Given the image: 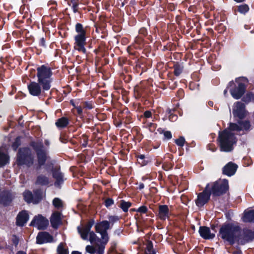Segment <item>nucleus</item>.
<instances>
[{"label":"nucleus","instance_id":"f257e3e1","mask_svg":"<svg viewBox=\"0 0 254 254\" xmlns=\"http://www.w3.org/2000/svg\"><path fill=\"white\" fill-rule=\"evenodd\" d=\"M29 145L36 154L37 158V165L35 167L36 170H39L41 169L42 166L45 165V169L47 171L49 172L50 171L53 173V170L55 169L56 167H60V166L54 167V164L55 163V160L48 161L46 163L47 160L50 157L48 156L47 151L45 148L42 142L32 141L30 142Z\"/></svg>","mask_w":254,"mask_h":254},{"label":"nucleus","instance_id":"f03ea898","mask_svg":"<svg viewBox=\"0 0 254 254\" xmlns=\"http://www.w3.org/2000/svg\"><path fill=\"white\" fill-rule=\"evenodd\" d=\"M241 227L234 223L226 222L220 225L217 237L232 246L237 243Z\"/></svg>","mask_w":254,"mask_h":254},{"label":"nucleus","instance_id":"7ed1b4c3","mask_svg":"<svg viewBox=\"0 0 254 254\" xmlns=\"http://www.w3.org/2000/svg\"><path fill=\"white\" fill-rule=\"evenodd\" d=\"M221 151L229 152L233 150L234 145L237 143V138L234 133L224 129L219 132L217 139Z\"/></svg>","mask_w":254,"mask_h":254},{"label":"nucleus","instance_id":"20e7f679","mask_svg":"<svg viewBox=\"0 0 254 254\" xmlns=\"http://www.w3.org/2000/svg\"><path fill=\"white\" fill-rule=\"evenodd\" d=\"M248 79L245 77L236 78L235 81L229 82L227 88L232 97L236 100L241 99L246 91Z\"/></svg>","mask_w":254,"mask_h":254},{"label":"nucleus","instance_id":"39448f33","mask_svg":"<svg viewBox=\"0 0 254 254\" xmlns=\"http://www.w3.org/2000/svg\"><path fill=\"white\" fill-rule=\"evenodd\" d=\"M75 31L76 34L74 36V48L75 50L85 54L86 50L87 29L80 23H76L75 25Z\"/></svg>","mask_w":254,"mask_h":254},{"label":"nucleus","instance_id":"423d86ee","mask_svg":"<svg viewBox=\"0 0 254 254\" xmlns=\"http://www.w3.org/2000/svg\"><path fill=\"white\" fill-rule=\"evenodd\" d=\"M52 75V68L46 64H43L37 68L38 82L41 84L43 91H48L50 89Z\"/></svg>","mask_w":254,"mask_h":254},{"label":"nucleus","instance_id":"0eeeda50","mask_svg":"<svg viewBox=\"0 0 254 254\" xmlns=\"http://www.w3.org/2000/svg\"><path fill=\"white\" fill-rule=\"evenodd\" d=\"M206 187H208L213 197H219L226 194L229 189L228 180L226 179L208 183Z\"/></svg>","mask_w":254,"mask_h":254},{"label":"nucleus","instance_id":"6e6552de","mask_svg":"<svg viewBox=\"0 0 254 254\" xmlns=\"http://www.w3.org/2000/svg\"><path fill=\"white\" fill-rule=\"evenodd\" d=\"M17 164L18 166L26 165L30 167L33 164V158L28 147L20 148L17 154Z\"/></svg>","mask_w":254,"mask_h":254},{"label":"nucleus","instance_id":"1a4fd4ad","mask_svg":"<svg viewBox=\"0 0 254 254\" xmlns=\"http://www.w3.org/2000/svg\"><path fill=\"white\" fill-rule=\"evenodd\" d=\"M254 240V231L248 228H244L240 233H238V238L237 243L241 245H244Z\"/></svg>","mask_w":254,"mask_h":254},{"label":"nucleus","instance_id":"9d476101","mask_svg":"<svg viewBox=\"0 0 254 254\" xmlns=\"http://www.w3.org/2000/svg\"><path fill=\"white\" fill-rule=\"evenodd\" d=\"M208 189V187L205 186L203 190L197 194V198L195 200V202L198 207H202L210 200L211 194Z\"/></svg>","mask_w":254,"mask_h":254},{"label":"nucleus","instance_id":"9b49d317","mask_svg":"<svg viewBox=\"0 0 254 254\" xmlns=\"http://www.w3.org/2000/svg\"><path fill=\"white\" fill-rule=\"evenodd\" d=\"M14 195L11 190H5L0 192V204L3 207L11 205Z\"/></svg>","mask_w":254,"mask_h":254},{"label":"nucleus","instance_id":"f8f14e48","mask_svg":"<svg viewBox=\"0 0 254 254\" xmlns=\"http://www.w3.org/2000/svg\"><path fill=\"white\" fill-rule=\"evenodd\" d=\"M49 221L41 214L35 216L31 221L30 226L37 227L38 230H45L49 225Z\"/></svg>","mask_w":254,"mask_h":254},{"label":"nucleus","instance_id":"ddd939ff","mask_svg":"<svg viewBox=\"0 0 254 254\" xmlns=\"http://www.w3.org/2000/svg\"><path fill=\"white\" fill-rule=\"evenodd\" d=\"M53 237L47 232H40L36 237V243L41 245L53 242Z\"/></svg>","mask_w":254,"mask_h":254},{"label":"nucleus","instance_id":"4468645a","mask_svg":"<svg viewBox=\"0 0 254 254\" xmlns=\"http://www.w3.org/2000/svg\"><path fill=\"white\" fill-rule=\"evenodd\" d=\"M171 212L167 205H159L158 213L156 216L162 221H165L170 218Z\"/></svg>","mask_w":254,"mask_h":254},{"label":"nucleus","instance_id":"2eb2a0df","mask_svg":"<svg viewBox=\"0 0 254 254\" xmlns=\"http://www.w3.org/2000/svg\"><path fill=\"white\" fill-rule=\"evenodd\" d=\"M233 114L234 117L242 120L245 117V105L240 101L236 103L235 109H233Z\"/></svg>","mask_w":254,"mask_h":254},{"label":"nucleus","instance_id":"dca6fc26","mask_svg":"<svg viewBox=\"0 0 254 254\" xmlns=\"http://www.w3.org/2000/svg\"><path fill=\"white\" fill-rule=\"evenodd\" d=\"M29 93L33 96H39L42 92V86L39 82L31 81L27 86Z\"/></svg>","mask_w":254,"mask_h":254},{"label":"nucleus","instance_id":"f3484780","mask_svg":"<svg viewBox=\"0 0 254 254\" xmlns=\"http://www.w3.org/2000/svg\"><path fill=\"white\" fill-rule=\"evenodd\" d=\"M154 113V110H145L139 117V120L144 124L150 121L154 122L156 120V115H153Z\"/></svg>","mask_w":254,"mask_h":254},{"label":"nucleus","instance_id":"a211bd4d","mask_svg":"<svg viewBox=\"0 0 254 254\" xmlns=\"http://www.w3.org/2000/svg\"><path fill=\"white\" fill-rule=\"evenodd\" d=\"M147 87L141 84L137 85L134 87V95L136 99L145 98L148 95Z\"/></svg>","mask_w":254,"mask_h":254},{"label":"nucleus","instance_id":"6ab92c4d","mask_svg":"<svg viewBox=\"0 0 254 254\" xmlns=\"http://www.w3.org/2000/svg\"><path fill=\"white\" fill-rule=\"evenodd\" d=\"M238 165L232 162L226 164L222 169V173L228 177L233 176L237 171Z\"/></svg>","mask_w":254,"mask_h":254},{"label":"nucleus","instance_id":"aec40b11","mask_svg":"<svg viewBox=\"0 0 254 254\" xmlns=\"http://www.w3.org/2000/svg\"><path fill=\"white\" fill-rule=\"evenodd\" d=\"M99 233L100 234L101 238L103 241L100 244H98L96 245V247H97V254H104L105 246L108 243L109 238L107 231H103L102 232H99Z\"/></svg>","mask_w":254,"mask_h":254},{"label":"nucleus","instance_id":"412c9836","mask_svg":"<svg viewBox=\"0 0 254 254\" xmlns=\"http://www.w3.org/2000/svg\"><path fill=\"white\" fill-rule=\"evenodd\" d=\"M52 174L53 178L55 179V186H59L64 183V174L61 171L60 167H56Z\"/></svg>","mask_w":254,"mask_h":254},{"label":"nucleus","instance_id":"4be33fe9","mask_svg":"<svg viewBox=\"0 0 254 254\" xmlns=\"http://www.w3.org/2000/svg\"><path fill=\"white\" fill-rule=\"evenodd\" d=\"M29 215L26 210L19 212L16 218V225L17 226L23 227L29 220Z\"/></svg>","mask_w":254,"mask_h":254},{"label":"nucleus","instance_id":"5701e85b","mask_svg":"<svg viewBox=\"0 0 254 254\" xmlns=\"http://www.w3.org/2000/svg\"><path fill=\"white\" fill-rule=\"evenodd\" d=\"M62 213L59 211L54 212L50 218L51 225L52 228L57 229L62 224Z\"/></svg>","mask_w":254,"mask_h":254},{"label":"nucleus","instance_id":"b1692460","mask_svg":"<svg viewBox=\"0 0 254 254\" xmlns=\"http://www.w3.org/2000/svg\"><path fill=\"white\" fill-rule=\"evenodd\" d=\"M198 232L200 236L205 240L213 239L215 236V234L211 233L209 228L207 226H200Z\"/></svg>","mask_w":254,"mask_h":254},{"label":"nucleus","instance_id":"393cba45","mask_svg":"<svg viewBox=\"0 0 254 254\" xmlns=\"http://www.w3.org/2000/svg\"><path fill=\"white\" fill-rule=\"evenodd\" d=\"M110 223L107 220H103L100 222L97 223L95 226V231L97 233L107 231L110 228Z\"/></svg>","mask_w":254,"mask_h":254},{"label":"nucleus","instance_id":"a878e982","mask_svg":"<svg viewBox=\"0 0 254 254\" xmlns=\"http://www.w3.org/2000/svg\"><path fill=\"white\" fill-rule=\"evenodd\" d=\"M146 70L147 68L143 62L141 60H138L136 62L135 65L133 67L134 72L140 75Z\"/></svg>","mask_w":254,"mask_h":254},{"label":"nucleus","instance_id":"bb28decb","mask_svg":"<svg viewBox=\"0 0 254 254\" xmlns=\"http://www.w3.org/2000/svg\"><path fill=\"white\" fill-rule=\"evenodd\" d=\"M69 124V120L67 117H62L56 120V126L59 129L66 127Z\"/></svg>","mask_w":254,"mask_h":254},{"label":"nucleus","instance_id":"cd10ccee","mask_svg":"<svg viewBox=\"0 0 254 254\" xmlns=\"http://www.w3.org/2000/svg\"><path fill=\"white\" fill-rule=\"evenodd\" d=\"M243 220L246 223H254V209L245 211Z\"/></svg>","mask_w":254,"mask_h":254},{"label":"nucleus","instance_id":"c85d7f7f","mask_svg":"<svg viewBox=\"0 0 254 254\" xmlns=\"http://www.w3.org/2000/svg\"><path fill=\"white\" fill-rule=\"evenodd\" d=\"M33 204H38L43 199V191L41 189L33 190Z\"/></svg>","mask_w":254,"mask_h":254},{"label":"nucleus","instance_id":"c756f323","mask_svg":"<svg viewBox=\"0 0 254 254\" xmlns=\"http://www.w3.org/2000/svg\"><path fill=\"white\" fill-rule=\"evenodd\" d=\"M49 183V178L43 174L38 176L35 182L36 185L40 186H48Z\"/></svg>","mask_w":254,"mask_h":254},{"label":"nucleus","instance_id":"7c9ffc66","mask_svg":"<svg viewBox=\"0 0 254 254\" xmlns=\"http://www.w3.org/2000/svg\"><path fill=\"white\" fill-rule=\"evenodd\" d=\"M176 110L173 109H170L168 108L166 111V115L168 116V119L170 121L174 122L177 120L178 116L177 114H175Z\"/></svg>","mask_w":254,"mask_h":254},{"label":"nucleus","instance_id":"2f4dec72","mask_svg":"<svg viewBox=\"0 0 254 254\" xmlns=\"http://www.w3.org/2000/svg\"><path fill=\"white\" fill-rule=\"evenodd\" d=\"M67 4L71 7L74 13L79 12L78 0H66Z\"/></svg>","mask_w":254,"mask_h":254},{"label":"nucleus","instance_id":"473e14b6","mask_svg":"<svg viewBox=\"0 0 254 254\" xmlns=\"http://www.w3.org/2000/svg\"><path fill=\"white\" fill-rule=\"evenodd\" d=\"M174 74L175 76H179L183 72L184 70V66L182 64L176 62L173 65Z\"/></svg>","mask_w":254,"mask_h":254},{"label":"nucleus","instance_id":"72a5a7b5","mask_svg":"<svg viewBox=\"0 0 254 254\" xmlns=\"http://www.w3.org/2000/svg\"><path fill=\"white\" fill-rule=\"evenodd\" d=\"M175 143L178 146L183 147L185 144H186V150H189V147H192L193 145H190L189 143L187 142L185 140L184 137L180 136L178 138L175 140Z\"/></svg>","mask_w":254,"mask_h":254},{"label":"nucleus","instance_id":"f704fd0d","mask_svg":"<svg viewBox=\"0 0 254 254\" xmlns=\"http://www.w3.org/2000/svg\"><path fill=\"white\" fill-rule=\"evenodd\" d=\"M138 163L141 166L146 165L149 162V159L144 154H137L136 155Z\"/></svg>","mask_w":254,"mask_h":254},{"label":"nucleus","instance_id":"c9c22d12","mask_svg":"<svg viewBox=\"0 0 254 254\" xmlns=\"http://www.w3.org/2000/svg\"><path fill=\"white\" fill-rule=\"evenodd\" d=\"M24 200L28 203H33V194L29 190H25L23 193Z\"/></svg>","mask_w":254,"mask_h":254},{"label":"nucleus","instance_id":"e433bc0d","mask_svg":"<svg viewBox=\"0 0 254 254\" xmlns=\"http://www.w3.org/2000/svg\"><path fill=\"white\" fill-rule=\"evenodd\" d=\"M132 203L129 201H126L124 199L120 201L119 207H120L124 212H127L128 208L131 206Z\"/></svg>","mask_w":254,"mask_h":254},{"label":"nucleus","instance_id":"4c0bfd02","mask_svg":"<svg viewBox=\"0 0 254 254\" xmlns=\"http://www.w3.org/2000/svg\"><path fill=\"white\" fill-rule=\"evenodd\" d=\"M78 233L80 234L81 238L84 240L88 239V236L90 233L89 231L85 230L84 228L79 226L77 228Z\"/></svg>","mask_w":254,"mask_h":254},{"label":"nucleus","instance_id":"58836bf2","mask_svg":"<svg viewBox=\"0 0 254 254\" xmlns=\"http://www.w3.org/2000/svg\"><path fill=\"white\" fill-rule=\"evenodd\" d=\"M236 8V11L243 14L247 13L250 9L249 5L246 3L237 6Z\"/></svg>","mask_w":254,"mask_h":254},{"label":"nucleus","instance_id":"ea45409f","mask_svg":"<svg viewBox=\"0 0 254 254\" xmlns=\"http://www.w3.org/2000/svg\"><path fill=\"white\" fill-rule=\"evenodd\" d=\"M9 158L8 155L0 151V167L5 165L8 162Z\"/></svg>","mask_w":254,"mask_h":254},{"label":"nucleus","instance_id":"a19ab883","mask_svg":"<svg viewBox=\"0 0 254 254\" xmlns=\"http://www.w3.org/2000/svg\"><path fill=\"white\" fill-rule=\"evenodd\" d=\"M229 131L232 132V131H240L242 130V127L236 123H230L229 124V126L227 128Z\"/></svg>","mask_w":254,"mask_h":254},{"label":"nucleus","instance_id":"79ce46f5","mask_svg":"<svg viewBox=\"0 0 254 254\" xmlns=\"http://www.w3.org/2000/svg\"><path fill=\"white\" fill-rule=\"evenodd\" d=\"M81 106L86 110H91L95 107L94 102L92 101H83L81 102Z\"/></svg>","mask_w":254,"mask_h":254},{"label":"nucleus","instance_id":"37998d69","mask_svg":"<svg viewBox=\"0 0 254 254\" xmlns=\"http://www.w3.org/2000/svg\"><path fill=\"white\" fill-rule=\"evenodd\" d=\"M253 99H254V94L251 92H249L245 95H243L242 98V100L246 103L250 102Z\"/></svg>","mask_w":254,"mask_h":254},{"label":"nucleus","instance_id":"c03bdc74","mask_svg":"<svg viewBox=\"0 0 254 254\" xmlns=\"http://www.w3.org/2000/svg\"><path fill=\"white\" fill-rule=\"evenodd\" d=\"M21 137L18 136L15 138L14 142L12 143L11 145V147L12 149L14 151H16L19 146L21 145Z\"/></svg>","mask_w":254,"mask_h":254},{"label":"nucleus","instance_id":"a18cd8bd","mask_svg":"<svg viewBox=\"0 0 254 254\" xmlns=\"http://www.w3.org/2000/svg\"><path fill=\"white\" fill-rule=\"evenodd\" d=\"M108 222L110 223V226L111 229L114 224L118 222L120 220V218L119 216L117 215H110L108 216Z\"/></svg>","mask_w":254,"mask_h":254},{"label":"nucleus","instance_id":"49530a36","mask_svg":"<svg viewBox=\"0 0 254 254\" xmlns=\"http://www.w3.org/2000/svg\"><path fill=\"white\" fill-rule=\"evenodd\" d=\"M238 123L240 125V126L242 127V129H244L246 131L249 130L251 127L250 122L249 121H239L238 122Z\"/></svg>","mask_w":254,"mask_h":254},{"label":"nucleus","instance_id":"de8ad7c7","mask_svg":"<svg viewBox=\"0 0 254 254\" xmlns=\"http://www.w3.org/2000/svg\"><path fill=\"white\" fill-rule=\"evenodd\" d=\"M89 241L92 244L94 243L95 241H97L98 242H101V240L99 239L97 235L95 234V233L93 231L90 232L89 234Z\"/></svg>","mask_w":254,"mask_h":254},{"label":"nucleus","instance_id":"09e8293b","mask_svg":"<svg viewBox=\"0 0 254 254\" xmlns=\"http://www.w3.org/2000/svg\"><path fill=\"white\" fill-rule=\"evenodd\" d=\"M53 204L57 209L63 207V204L62 201L59 198L56 197L53 200Z\"/></svg>","mask_w":254,"mask_h":254},{"label":"nucleus","instance_id":"8fccbe9b","mask_svg":"<svg viewBox=\"0 0 254 254\" xmlns=\"http://www.w3.org/2000/svg\"><path fill=\"white\" fill-rule=\"evenodd\" d=\"M57 253L58 254H68V251L64 247L62 243H61L58 246Z\"/></svg>","mask_w":254,"mask_h":254},{"label":"nucleus","instance_id":"3c124183","mask_svg":"<svg viewBox=\"0 0 254 254\" xmlns=\"http://www.w3.org/2000/svg\"><path fill=\"white\" fill-rule=\"evenodd\" d=\"M226 29V26L223 23H219L215 28V30L217 31L219 33H223Z\"/></svg>","mask_w":254,"mask_h":254},{"label":"nucleus","instance_id":"603ef678","mask_svg":"<svg viewBox=\"0 0 254 254\" xmlns=\"http://www.w3.org/2000/svg\"><path fill=\"white\" fill-rule=\"evenodd\" d=\"M132 122V119L130 116H127L125 118L123 117L121 120L120 123L118 125V126H120L122 124L124 123L125 124H129Z\"/></svg>","mask_w":254,"mask_h":254},{"label":"nucleus","instance_id":"864d4df0","mask_svg":"<svg viewBox=\"0 0 254 254\" xmlns=\"http://www.w3.org/2000/svg\"><path fill=\"white\" fill-rule=\"evenodd\" d=\"M85 250L86 252L90 254H94L95 253L97 254V249H96L94 246L91 245L86 246Z\"/></svg>","mask_w":254,"mask_h":254},{"label":"nucleus","instance_id":"5fc2aeb1","mask_svg":"<svg viewBox=\"0 0 254 254\" xmlns=\"http://www.w3.org/2000/svg\"><path fill=\"white\" fill-rule=\"evenodd\" d=\"M145 124H146V126L150 131L152 132H154L157 127V124L151 122H147Z\"/></svg>","mask_w":254,"mask_h":254},{"label":"nucleus","instance_id":"6e6d98bb","mask_svg":"<svg viewBox=\"0 0 254 254\" xmlns=\"http://www.w3.org/2000/svg\"><path fill=\"white\" fill-rule=\"evenodd\" d=\"M95 224V221L94 219H91L89 220L88 223L86 224L84 227H83L85 230L91 232V229L92 226Z\"/></svg>","mask_w":254,"mask_h":254},{"label":"nucleus","instance_id":"4d7b16f0","mask_svg":"<svg viewBox=\"0 0 254 254\" xmlns=\"http://www.w3.org/2000/svg\"><path fill=\"white\" fill-rule=\"evenodd\" d=\"M117 242L116 241H113L111 243V247L109 250L111 253H114L117 254Z\"/></svg>","mask_w":254,"mask_h":254},{"label":"nucleus","instance_id":"13d9d810","mask_svg":"<svg viewBox=\"0 0 254 254\" xmlns=\"http://www.w3.org/2000/svg\"><path fill=\"white\" fill-rule=\"evenodd\" d=\"M128 62V61L127 59L125 57H121L118 58V64L121 67H123V66L126 64Z\"/></svg>","mask_w":254,"mask_h":254},{"label":"nucleus","instance_id":"bf43d9fd","mask_svg":"<svg viewBox=\"0 0 254 254\" xmlns=\"http://www.w3.org/2000/svg\"><path fill=\"white\" fill-rule=\"evenodd\" d=\"M60 141L63 143H66L68 141V137L65 133H62L61 134Z\"/></svg>","mask_w":254,"mask_h":254},{"label":"nucleus","instance_id":"052dcab7","mask_svg":"<svg viewBox=\"0 0 254 254\" xmlns=\"http://www.w3.org/2000/svg\"><path fill=\"white\" fill-rule=\"evenodd\" d=\"M153 251H155V250L153 249V243L151 241L148 240L146 243V247L145 251L149 252Z\"/></svg>","mask_w":254,"mask_h":254},{"label":"nucleus","instance_id":"680f3d73","mask_svg":"<svg viewBox=\"0 0 254 254\" xmlns=\"http://www.w3.org/2000/svg\"><path fill=\"white\" fill-rule=\"evenodd\" d=\"M148 208L145 205H142L136 209V212L139 213L140 214H145L147 213Z\"/></svg>","mask_w":254,"mask_h":254},{"label":"nucleus","instance_id":"e2e57ef3","mask_svg":"<svg viewBox=\"0 0 254 254\" xmlns=\"http://www.w3.org/2000/svg\"><path fill=\"white\" fill-rule=\"evenodd\" d=\"M114 203V200L110 197L106 198L104 201V205L107 208H109Z\"/></svg>","mask_w":254,"mask_h":254},{"label":"nucleus","instance_id":"0e129e2a","mask_svg":"<svg viewBox=\"0 0 254 254\" xmlns=\"http://www.w3.org/2000/svg\"><path fill=\"white\" fill-rule=\"evenodd\" d=\"M88 138V135H86V134H84L82 135V138L83 140V142L82 144V147H86L87 146Z\"/></svg>","mask_w":254,"mask_h":254},{"label":"nucleus","instance_id":"69168bd1","mask_svg":"<svg viewBox=\"0 0 254 254\" xmlns=\"http://www.w3.org/2000/svg\"><path fill=\"white\" fill-rule=\"evenodd\" d=\"M164 137L163 140H169L172 138V134L170 131H165L163 133Z\"/></svg>","mask_w":254,"mask_h":254},{"label":"nucleus","instance_id":"338daca9","mask_svg":"<svg viewBox=\"0 0 254 254\" xmlns=\"http://www.w3.org/2000/svg\"><path fill=\"white\" fill-rule=\"evenodd\" d=\"M139 34L143 37H146L148 34L147 29L145 27H141L139 30Z\"/></svg>","mask_w":254,"mask_h":254},{"label":"nucleus","instance_id":"774afa93","mask_svg":"<svg viewBox=\"0 0 254 254\" xmlns=\"http://www.w3.org/2000/svg\"><path fill=\"white\" fill-rule=\"evenodd\" d=\"M177 4L174 3H169L167 5V8L169 10L173 11L176 10Z\"/></svg>","mask_w":254,"mask_h":254}]
</instances>
